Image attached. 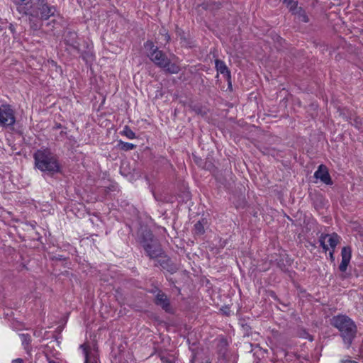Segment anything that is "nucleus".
I'll list each match as a JSON object with an SVG mask.
<instances>
[{"label":"nucleus","instance_id":"1","mask_svg":"<svg viewBox=\"0 0 363 363\" xmlns=\"http://www.w3.org/2000/svg\"><path fill=\"white\" fill-rule=\"evenodd\" d=\"M55 11V7L50 5L46 0H36L32 2L23 15L28 16L30 28L33 30H38L43 26L42 21L53 16Z\"/></svg>","mask_w":363,"mask_h":363},{"label":"nucleus","instance_id":"2","mask_svg":"<svg viewBox=\"0 0 363 363\" xmlns=\"http://www.w3.org/2000/svg\"><path fill=\"white\" fill-rule=\"evenodd\" d=\"M330 324L339 331L343 343L349 349L357 334V327L354 321L347 315L338 314L330 319Z\"/></svg>","mask_w":363,"mask_h":363},{"label":"nucleus","instance_id":"3","mask_svg":"<svg viewBox=\"0 0 363 363\" xmlns=\"http://www.w3.org/2000/svg\"><path fill=\"white\" fill-rule=\"evenodd\" d=\"M35 167L48 175H54L61 172V167L57 155L48 148L36 150L33 155Z\"/></svg>","mask_w":363,"mask_h":363},{"label":"nucleus","instance_id":"4","mask_svg":"<svg viewBox=\"0 0 363 363\" xmlns=\"http://www.w3.org/2000/svg\"><path fill=\"white\" fill-rule=\"evenodd\" d=\"M144 48L148 51V57L155 65L170 74H177L179 72V67L175 63H171L166 54L160 50L152 41L147 40L144 43Z\"/></svg>","mask_w":363,"mask_h":363},{"label":"nucleus","instance_id":"5","mask_svg":"<svg viewBox=\"0 0 363 363\" xmlns=\"http://www.w3.org/2000/svg\"><path fill=\"white\" fill-rule=\"evenodd\" d=\"M16 123V113L11 105L4 103L0 105V127L9 128Z\"/></svg>","mask_w":363,"mask_h":363},{"label":"nucleus","instance_id":"6","mask_svg":"<svg viewBox=\"0 0 363 363\" xmlns=\"http://www.w3.org/2000/svg\"><path fill=\"white\" fill-rule=\"evenodd\" d=\"M340 237L335 233L332 234L322 233L319 237L320 245L323 251L326 252L330 248L335 250L340 242Z\"/></svg>","mask_w":363,"mask_h":363},{"label":"nucleus","instance_id":"7","mask_svg":"<svg viewBox=\"0 0 363 363\" xmlns=\"http://www.w3.org/2000/svg\"><path fill=\"white\" fill-rule=\"evenodd\" d=\"M154 302L157 306L161 307L165 312L169 313H173L170 301L163 291H158V294L155 295Z\"/></svg>","mask_w":363,"mask_h":363},{"label":"nucleus","instance_id":"8","mask_svg":"<svg viewBox=\"0 0 363 363\" xmlns=\"http://www.w3.org/2000/svg\"><path fill=\"white\" fill-rule=\"evenodd\" d=\"M157 263L155 266L160 265L163 269L173 274L177 271V267L172 262L171 259L164 253L161 255V257H157Z\"/></svg>","mask_w":363,"mask_h":363},{"label":"nucleus","instance_id":"9","mask_svg":"<svg viewBox=\"0 0 363 363\" xmlns=\"http://www.w3.org/2000/svg\"><path fill=\"white\" fill-rule=\"evenodd\" d=\"M143 249L150 259H156L157 257H161V255H164V250L157 239L149 244V248L145 247Z\"/></svg>","mask_w":363,"mask_h":363},{"label":"nucleus","instance_id":"10","mask_svg":"<svg viewBox=\"0 0 363 363\" xmlns=\"http://www.w3.org/2000/svg\"><path fill=\"white\" fill-rule=\"evenodd\" d=\"M314 177L320 179L323 183L327 185H332L333 181L329 174L327 167L324 164L318 166V169L314 173Z\"/></svg>","mask_w":363,"mask_h":363},{"label":"nucleus","instance_id":"11","mask_svg":"<svg viewBox=\"0 0 363 363\" xmlns=\"http://www.w3.org/2000/svg\"><path fill=\"white\" fill-rule=\"evenodd\" d=\"M341 257L342 261L339 265V269L342 272H345L352 257V249L350 246H345L342 248Z\"/></svg>","mask_w":363,"mask_h":363},{"label":"nucleus","instance_id":"12","mask_svg":"<svg viewBox=\"0 0 363 363\" xmlns=\"http://www.w3.org/2000/svg\"><path fill=\"white\" fill-rule=\"evenodd\" d=\"M65 43L72 47L78 53L80 52L79 43L78 41L77 33L74 31H69L65 34Z\"/></svg>","mask_w":363,"mask_h":363},{"label":"nucleus","instance_id":"13","mask_svg":"<svg viewBox=\"0 0 363 363\" xmlns=\"http://www.w3.org/2000/svg\"><path fill=\"white\" fill-rule=\"evenodd\" d=\"M215 67L218 73H220L221 74H223V77H225L226 79L228 81L229 85L230 86L231 74L225 63L220 60L216 59L215 60Z\"/></svg>","mask_w":363,"mask_h":363},{"label":"nucleus","instance_id":"14","mask_svg":"<svg viewBox=\"0 0 363 363\" xmlns=\"http://www.w3.org/2000/svg\"><path fill=\"white\" fill-rule=\"evenodd\" d=\"M140 243L144 248L146 247L149 248V244L153 242L156 238H155L152 232L149 230H143L141 231L140 234Z\"/></svg>","mask_w":363,"mask_h":363},{"label":"nucleus","instance_id":"15","mask_svg":"<svg viewBox=\"0 0 363 363\" xmlns=\"http://www.w3.org/2000/svg\"><path fill=\"white\" fill-rule=\"evenodd\" d=\"M36 1V0H14L13 2L17 6V11L24 14L26 11L29 9V6L32 4V2Z\"/></svg>","mask_w":363,"mask_h":363},{"label":"nucleus","instance_id":"16","mask_svg":"<svg viewBox=\"0 0 363 363\" xmlns=\"http://www.w3.org/2000/svg\"><path fill=\"white\" fill-rule=\"evenodd\" d=\"M292 14L295 15L298 21L301 22L308 23L309 21L308 16L305 10L301 7H298Z\"/></svg>","mask_w":363,"mask_h":363},{"label":"nucleus","instance_id":"17","mask_svg":"<svg viewBox=\"0 0 363 363\" xmlns=\"http://www.w3.org/2000/svg\"><path fill=\"white\" fill-rule=\"evenodd\" d=\"M20 337L24 349L28 352L30 350V335L29 334H20Z\"/></svg>","mask_w":363,"mask_h":363},{"label":"nucleus","instance_id":"18","mask_svg":"<svg viewBox=\"0 0 363 363\" xmlns=\"http://www.w3.org/2000/svg\"><path fill=\"white\" fill-rule=\"evenodd\" d=\"M283 3L286 4L291 13H293L298 8V1L295 0H283Z\"/></svg>","mask_w":363,"mask_h":363},{"label":"nucleus","instance_id":"19","mask_svg":"<svg viewBox=\"0 0 363 363\" xmlns=\"http://www.w3.org/2000/svg\"><path fill=\"white\" fill-rule=\"evenodd\" d=\"M118 147L122 150L128 151L135 149L136 145L133 143L120 140L118 143Z\"/></svg>","mask_w":363,"mask_h":363},{"label":"nucleus","instance_id":"20","mask_svg":"<svg viewBox=\"0 0 363 363\" xmlns=\"http://www.w3.org/2000/svg\"><path fill=\"white\" fill-rule=\"evenodd\" d=\"M194 230L195 235H201L204 233V232H205L204 226L201 221H198L194 225Z\"/></svg>","mask_w":363,"mask_h":363},{"label":"nucleus","instance_id":"21","mask_svg":"<svg viewBox=\"0 0 363 363\" xmlns=\"http://www.w3.org/2000/svg\"><path fill=\"white\" fill-rule=\"evenodd\" d=\"M80 348L83 351V354L84 355L85 361L84 363H89V353H90V347L86 344H82L80 345Z\"/></svg>","mask_w":363,"mask_h":363},{"label":"nucleus","instance_id":"22","mask_svg":"<svg viewBox=\"0 0 363 363\" xmlns=\"http://www.w3.org/2000/svg\"><path fill=\"white\" fill-rule=\"evenodd\" d=\"M123 134L129 139L135 138V133L127 125L125 126Z\"/></svg>","mask_w":363,"mask_h":363},{"label":"nucleus","instance_id":"23","mask_svg":"<svg viewBox=\"0 0 363 363\" xmlns=\"http://www.w3.org/2000/svg\"><path fill=\"white\" fill-rule=\"evenodd\" d=\"M352 124L359 129L362 128L363 123L360 118H355L354 119V123H352Z\"/></svg>","mask_w":363,"mask_h":363},{"label":"nucleus","instance_id":"24","mask_svg":"<svg viewBox=\"0 0 363 363\" xmlns=\"http://www.w3.org/2000/svg\"><path fill=\"white\" fill-rule=\"evenodd\" d=\"M160 361H161V363H173L171 358L164 356V355L160 356Z\"/></svg>","mask_w":363,"mask_h":363},{"label":"nucleus","instance_id":"25","mask_svg":"<svg viewBox=\"0 0 363 363\" xmlns=\"http://www.w3.org/2000/svg\"><path fill=\"white\" fill-rule=\"evenodd\" d=\"M194 111H195L196 113L197 114H200V115H202V116H204L206 114V111H203L201 108H199V107H195L194 108Z\"/></svg>","mask_w":363,"mask_h":363},{"label":"nucleus","instance_id":"26","mask_svg":"<svg viewBox=\"0 0 363 363\" xmlns=\"http://www.w3.org/2000/svg\"><path fill=\"white\" fill-rule=\"evenodd\" d=\"M81 55V57L83 58V60L88 61V60L92 56L89 52L85 53H81V52L79 53Z\"/></svg>","mask_w":363,"mask_h":363},{"label":"nucleus","instance_id":"27","mask_svg":"<svg viewBox=\"0 0 363 363\" xmlns=\"http://www.w3.org/2000/svg\"><path fill=\"white\" fill-rule=\"evenodd\" d=\"M334 252L335 250L333 249H332L331 251L329 252L330 259L332 262L335 260Z\"/></svg>","mask_w":363,"mask_h":363},{"label":"nucleus","instance_id":"28","mask_svg":"<svg viewBox=\"0 0 363 363\" xmlns=\"http://www.w3.org/2000/svg\"><path fill=\"white\" fill-rule=\"evenodd\" d=\"M158 291H162V290L159 289L157 287H155L154 289H152L150 292L152 294H158Z\"/></svg>","mask_w":363,"mask_h":363},{"label":"nucleus","instance_id":"29","mask_svg":"<svg viewBox=\"0 0 363 363\" xmlns=\"http://www.w3.org/2000/svg\"><path fill=\"white\" fill-rule=\"evenodd\" d=\"M11 363H23V360L21 358H17L13 359Z\"/></svg>","mask_w":363,"mask_h":363},{"label":"nucleus","instance_id":"30","mask_svg":"<svg viewBox=\"0 0 363 363\" xmlns=\"http://www.w3.org/2000/svg\"><path fill=\"white\" fill-rule=\"evenodd\" d=\"M48 362L49 363H59V362H57L55 360H52V359H49Z\"/></svg>","mask_w":363,"mask_h":363},{"label":"nucleus","instance_id":"31","mask_svg":"<svg viewBox=\"0 0 363 363\" xmlns=\"http://www.w3.org/2000/svg\"><path fill=\"white\" fill-rule=\"evenodd\" d=\"M348 361H350L349 359H342L341 360V362L342 363H348Z\"/></svg>","mask_w":363,"mask_h":363},{"label":"nucleus","instance_id":"32","mask_svg":"<svg viewBox=\"0 0 363 363\" xmlns=\"http://www.w3.org/2000/svg\"><path fill=\"white\" fill-rule=\"evenodd\" d=\"M166 39H167V41L169 40L170 36L169 35H166Z\"/></svg>","mask_w":363,"mask_h":363},{"label":"nucleus","instance_id":"33","mask_svg":"<svg viewBox=\"0 0 363 363\" xmlns=\"http://www.w3.org/2000/svg\"><path fill=\"white\" fill-rule=\"evenodd\" d=\"M348 363H358V362L354 360H352V361H348Z\"/></svg>","mask_w":363,"mask_h":363},{"label":"nucleus","instance_id":"34","mask_svg":"<svg viewBox=\"0 0 363 363\" xmlns=\"http://www.w3.org/2000/svg\"><path fill=\"white\" fill-rule=\"evenodd\" d=\"M61 127V124H58L56 125V128H60Z\"/></svg>","mask_w":363,"mask_h":363}]
</instances>
